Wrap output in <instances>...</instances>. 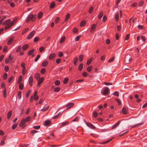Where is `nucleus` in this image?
<instances>
[{
	"instance_id": "obj_1",
	"label": "nucleus",
	"mask_w": 147,
	"mask_h": 147,
	"mask_svg": "<svg viewBox=\"0 0 147 147\" xmlns=\"http://www.w3.org/2000/svg\"><path fill=\"white\" fill-rule=\"evenodd\" d=\"M3 25H6L5 29L7 30L13 25V22H11L10 19H8L5 21L3 23Z\"/></svg>"
},
{
	"instance_id": "obj_2",
	"label": "nucleus",
	"mask_w": 147,
	"mask_h": 147,
	"mask_svg": "<svg viewBox=\"0 0 147 147\" xmlns=\"http://www.w3.org/2000/svg\"><path fill=\"white\" fill-rule=\"evenodd\" d=\"M31 119V117L30 116H28L26 119H23L21 121L20 124V126L22 128H24L25 127V124L26 122H28Z\"/></svg>"
},
{
	"instance_id": "obj_3",
	"label": "nucleus",
	"mask_w": 147,
	"mask_h": 147,
	"mask_svg": "<svg viewBox=\"0 0 147 147\" xmlns=\"http://www.w3.org/2000/svg\"><path fill=\"white\" fill-rule=\"evenodd\" d=\"M36 18V15L30 14L26 19V22H28L30 20L34 22Z\"/></svg>"
},
{
	"instance_id": "obj_4",
	"label": "nucleus",
	"mask_w": 147,
	"mask_h": 147,
	"mask_svg": "<svg viewBox=\"0 0 147 147\" xmlns=\"http://www.w3.org/2000/svg\"><path fill=\"white\" fill-rule=\"evenodd\" d=\"M35 33V31L33 30L31 32L27 37V38L29 39L31 38L34 36Z\"/></svg>"
},
{
	"instance_id": "obj_5",
	"label": "nucleus",
	"mask_w": 147,
	"mask_h": 147,
	"mask_svg": "<svg viewBox=\"0 0 147 147\" xmlns=\"http://www.w3.org/2000/svg\"><path fill=\"white\" fill-rule=\"evenodd\" d=\"M84 121L85 123L86 124V125L88 127H89L90 128L92 129H94L95 128V127L92 124H91L85 121Z\"/></svg>"
},
{
	"instance_id": "obj_6",
	"label": "nucleus",
	"mask_w": 147,
	"mask_h": 147,
	"mask_svg": "<svg viewBox=\"0 0 147 147\" xmlns=\"http://www.w3.org/2000/svg\"><path fill=\"white\" fill-rule=\"evenodd\" d=\"M105 89L104 90L103 92H101L102 94L104 95H106L109 91V89L108 87H105Z\"/></svg>"
},
{
	"instance_id": "obj_7",
	"label": "nucleus",
	"mask_w": 147,
	"mask_h": 147,
	"mask_svg": "<svg viewBox=\"0 0 147 147\" xmlns=\"http://www.w3.org/2000/svg\"><path fill=\"white\" fill-rule=\"evenodd\" d=\"M15 38L13 36L11 37L8 38V40L7 42L8 45H10L12 43Z\"/></svg>"
},
{
	"instance_id": "obj_8",
	"label": "nucleus",
	"mask_w": 147,
	"mask_h": 147,
	"mask_svg": "<svg viewBox=\"0 0 147 147\" xmlns=\"http://www.w3.org/2000/svg\"><path fill=\"white\" fill-rule=\"evenodd\" d=\"M28 82H29L30 85V86H32L33 82V78L32 76H30L29 77Z\"/></svg>"
},
{
	"instance_id": "obj_9",
	"label": "nucleus",
	"mask_w": 147,
	"mask_h": 147,
	"mask_svg": "<svg viewBox=\"0 0 147 147\" xmlns=\"http://www.w3.org/2000/svg\"><path fill=\"white\" fill-rule=\"evenodd\" d=\"M74 104L72 103H69L66 105V107H67V109H69L73 106Z\"/></svg>"
},
{
	"instance_id": "obj_10",
	"label": "nucleus",
	"mask_w": 147,
	"mask_h": 147,
	"mask_svg": "<svg viewBox=\"0 0 147 147\" xmlns=\"http://www.w3.org/2000/svg\"><path fill=\"white\" fill-rule=\"evenodd\" d=\"M43 81V78H42L38 80V82L37 86L39 87L40 84Z\"/></svg>"
},
{
	"instance_id": "obj_11",
	"label": "nucleus",
	"mask_w": 147,
	"mask_h": 147,
	"mask_svg": "<svg viewBox=\"0 0 147 147\" xmlns=\"http://www.w3.org/2000/svg\"><path fill=\"white\" fill-rule=\"evenodd\" d=\"M49 108V106H47V105H45V106L43 107V108L41 109L40 111L43 112L47 110Z\"/></svg>"
},
{
	"instance_id": "obj_12",
	"label": "nucleus",
	"mask_w": 147,
	"mask_h": 147,
	"mask_svg": "<svg viewBox=\"0 0 147 147\" xmlns=\"http://www.w3.org/2000/svg\"><path fill=\"white\" fill-rule=\"evenodd\" d=\"M56 56V55L54 53L51 54L49 56V59H52L55 57Z\"/></svg>"
},
{
	"instance_id": "obj_13",
	"label": "nucleus",
	"mask_w": 147,
	"mask_h": 147,
	"mask_svg": "<svg viewBox=\"0 0 147 147\" xmlns=\"http://www.w3.org/2000/svg\"><path fill=\"white\" fill-rule=\"evenodd\" d=\"M96 27V25L95 24H94L92 25L90 30V32H93V30L95 29Z\"/></svg>"
},
{
	"instance_id": "obj_14",
	"label": "nucleus",
	"mask_w": 147,
	"mask_h": 147,
	"mask_svg": "<svg viewBox=\"0 0 147 147\" xmlns=\"http://www.w3.org/2000/svg\"><path fill=\"white\" fill-rule=\"evenodd\" d=\"M48 63L47 61H44L42 63V65L44 67H46L48 64Z\"/></svg>"
},
{
	"instance_id": "obj_15",
	"label": "nucleus",
	"mask_w": 147,
	"mask_h": 147,
	"mask_svg": "<svg viewBox=\"0 0 147 147\" xmlns=\"http://www.w3.org/2000/svg\"><path fill=\"white\" fill-rule=\"evenodd\" d=\"M121 122L120 121H118V122L115 125H114L112 127V129H113L115 128H116V127L118 126L119 125L120 122Z\"/></svg>"
},
{
	"instance_id": "obj_16",
	"label": "nucleus",
	"mask_w": 147,
	"mask_h": 147,
	"mask_svg": "<svg viewBox=\"0 0 147 147\" xmlns=\"http://www.w3.org/2000/svg\"><path fill=\"white\" fill-rule=\"evenodd\" d=\"M50 123V121H49L47 120L44 123V125L45 126H46L48 125H49Z\"/></svg>"
},
{
	"instance_id": "obj_17",
	"label": "nucleus",
	"mask_w": 147,
	"mask_h": 147,
	"mask_svg": "<svg viewBox=\"0 0 147 147\" xmlns=\"http://www.w3.org/2000/svg\"><path fill=\"white\" fill-rule=\"evenodd\" d=\"M122 111L123 113L124 114H127V111L126 109L123 107L122 109Z\"/></svg>"
},
{
	"instance_id": "obj_18",
	"label": "nucleus",
	"mask_w": 147,
	"mask_h": 147,
	"mask_svg": "<svg viewBox=\"0 0 147 147\" xmlns=\"http://www.w3.org/2000/svg\"><path fill=\"white\" fill-rule=\"evenodd\" d=\"M28 45H25L22 47V49L24 51L25 50L28 48Z\"/></svg>"
},
{
	"instance_id": "obj_19",
	"label": "nucleus",
	"mask_w": 147,
	"mask_h": 147,
	"mask_svg": "<svg viewBox=\"0 0 147 147\" xmlns=\"http://www.w3.org/2000/svg\"><path fill=\"white\" fill-rule=\"evenodd\" d=\"M40 74L38 73L36 74H35V75L34 76L35 78V79H36V80H38V79L39 78H40Z\"/></svg>"
},
{
	"instance_id": "obj_20",
	"label": "nucleus",
	"mask_w": 147,
	"mask_h": 147,
	"mask_svg": "<svg viewBox=\"0 0 147 147\" xmlns=\"http://www.w3.org/2000/svg\"><path fill=\"white\" fill-rule=\"evenodd\" d=\"M83 67V64L82 63H80L78 66V69L79 71H81Z\"/></svg>"
},
{
	"instance_id": "obj_21",
	"label": "nucleus",
	"mask_w": 147,
	"mask_h": 147,
	"mask_svg": "<svg viewBox=\"0 0 147 147\" xmlns=\"http://www.w3.org/2000/svg\"><path fill=\"white\" fill-rule=\"evenodd\" d=\"M12 115V112L11 111H9L7 113V118L9 119L11 117Z\"/></svg>"
},
{
	"instance_id": "obj_22",
	"label": "nucleus",
	"mask_w": 147,
	"mask_h": 147,
	"mask_svg": "<svg viewBox=\"0 0 147 147\" xmlns=\"http://www.w3.org/2000/svg\"><path fill=\"white\" fill-rule=\"evenodd\" d=\"M55 6V3L53 1L51 3L50 6V8H53Z\"/></svg>"
},
{
	"instance_id": "obj_23",
	"label": "nucleus",
	"mask_w": 147,
	"mask_h": 147,
	"mask_svg": "<svg viewBox=\"0 0 147 147\" xmlns=\"http://www.w3.org/2000/svg\"><path fill=\"white\" fill-rule=\"evenodd\" d=\"M113 138H111V139H110L109 140H108L105 142H104L101 143V144H105L107 143H108V142H110L113 139Z\"/></svg>"
},
{
	"instance_id": "obj_24",
	"label": "nucleus",
	"mask_w": 147,
	"mask_h": 147,
	"mask_svg": "<svg viewBox=\"0 0 147 147\" xmlns=\"http://www.w3.org/2000/svg\"><path fill=\"white\" fill-rule=\"evenodd\" d=\"M113 138H111V139H110L109 140H108L105 142H104L101 143V144H105L107 143H108V142H110L113 139Z\"/></svg>"
},
{
	"instance_id": "obj_25",
	"label": "nucleus",
	"mask_w": 147,
	"mask_h": 147,
	"mask_svg": "<svg viewBox=\"0 0 147 147\" xmlns=\"http://www.w3.org/2000/svg\"><path fill=\"white\" fill-rule=\"evenodd\" d=\"M68 123V122L67 121H66L65 122H63L62 123L60 127H61L64 126V125H65L66 124H67Z\"/></svg>"
},
{
	"instance_id": "obj_26",
	"label": "nucleus",
	"mask_w": 147,
	"mask_h": 147,
	"mask_svg": "<svg viewBox=\"0 0 147 147\" xmlns=\"http://www.w3.org/2000/svg\"><path fill=\"white\" fill-rule=\"evenodd\" d=\"M86 23V22L84 20L82 21L81 22L80 25L81 26H83L85 25Z\"/></svg>"
},
{
	"instance_id": "obj_27",
	"label": "nucleus",
	"mask_w": 147,
	"mask_h": 147,
	"mask_svg": "<svg viewBox=\"0 0 147 147\" xmlns=\"http://www.w3.org/2000/svg\"><path fill=\"white\" fill-rule=\"evenodd\" d=\"M92 58L90 59H89L87 61V64L88 65H89L92 62Z\"/></svg>"
},
{
	"instance_id": "obj_28",
	"label": "nucleus",
	"mask_w": 147,
	"mask_h": 147,
	"mask_svg": "<svg viewBox=\"0 0 147 147\" xmlns=\"http://www.w3.org/2000/svg\"><path fill=\"white\" fill-rule=\"evenodd\" d=\"M78 58L77 57H76L74 58V64L75 65H76V63L78 61Z\"/></svg>"
},
{
	"instance_id": "obj_29",
	"label": "nucleus",
	"mask_w": 147,
	"mask_h": 147,
	"mask_svg": "<svg viewBox=\"0 0 147 147\" xmlns=\"http://www.w3.org/2000/svg\"><path fill=\"white\" fill-rule=\"evenodd\" d=\"M103 16V12L101 11L98 15V18L99 19H100Z\"/></svg>"
},
{
	"instance_id": "obj_30",
	"label": "nucleus",
	"mask_w": 147,
	"mask_h": 147,
	"mask_svg": "<svg viewBox=\"0 0 147 147\" xmlns=\"http://www.w3.org/2000/svg\"><path fill=\"white\" fill-rule=\"evenodd\" d=\"M42 12H40L38 15V17L39 19H40L42 17Z\"/></svg>"
},
{
	"instance_id": "obj_31",
	"label": "nucleus",
	"mask_w": 147,
	"mask_h": 147,
	"mask_svg": "<svg viewBox=\"0 0 147 147\" xmlns=\"http://www.w3.org/2000/svg\"><path fill=\"white\" fill-rule=\"evenodd\" d=\"M92 115L93 117L95 118L96 117L98 116L97 113L95 111L93 112L92 113Z\"/></svg>"
},
{
	"instance_id": "obj_32",
	"label": "nucleus",
	"mask_w": 147,
	"mask_h": 147,
	"mask_svg": "<svg viewBox=\"0 0 147 147\" xmlns=\"http://www.w3.org/2000/svg\"><path fill=\"white\" fill-rule=\"evenodd\" d=\"M69 17H70V15L68 13L67 14V15L66 16V17H65V21L66 22L67 21V20L69 18Z\"/></svg>"
},
{
	"instance_id": "obj_33",
	"label": "nucleus",
	"mask_w": 147,
	"mask_h": 147,
	"mask_svg": "<svg viewBox=\"0 0 147 147\" xmlns=\"http://www.w3.org/2000/svg\"><path fill=\"white\" fill-rule=\"evenodd\" d=\"M115 19L117 21H118L119 20V14L118 13L115 14Z\"/></svg>"
},
{
	"instance_id": "obj_34",
	"label": "nucleus",
	"mask_w": 147,
	"mask_h": 147,
	"mask_svg": "<svg viewBox=\"0 0 147 147\" xmlns=\"http://www.w3.org/2000/svg\"><path fill=\"white\" fill-rule=\"evenodd\" d=\"M92 69V67L91 66H89L88 67L87 70L88 71L90 72Z\"/></svg>"
},
{
	"instance_id": "obj_35",
	"label": "nucleus",
	"mask_w": 147,
	"mask_h": 147,
	"mask_svg": "<svg viewBox=\"0 0 147 147\" xmlns=\"http://www.w3.org/2000/svg\"><path fill=\"white\" fill-rule=\"evenodd\" d=\"M19 88L21 90L23 89V84H22V83L19 84Z\"/></svg>"
},
{
	"instance_id": "obj_36",
	"label": "nucleus",
	"mask_w": 147,
	"mask_h": 147,
	"mask_svg": "<svg viewBox=\"0 0 147 147\" xmlns=\"http://www.w3.org/2000/svg\"><path fill=\"white\" fill-rule=\"evenodd\" d=\"M83 56L82 55H80L79 57V61L81 62L83 60Z\"/></svg>"
},
{
	"instance_id": "obj_37",
	"label": "nucleus",
	"mask_w": 147,
	"mask_h": 147,
	"mask_svg": "<svg viewBox=\"0 0 147 147\" xmlns=\"http://www.w3.org/2000/svg\"><path fill=\"white\" fill-rule=\"evenodd\" d=\"M3 96L5 97L6 96V89L5 88L3 92Z\"/></svg>"
},
{
	"instance_id": "obj_38",
	"label": "nucleus",
	"mask_w": 147,
	"mask_h": 147,
	"mask_svg": "<svg viewBox=\"0 0 147 147\" xmlns=\"http://www.w3.org/2000/svg\"><path fill=\"white\" fill-rule=\"evenodd\" d=\"M68 80H69V79L68 78H65L64 79V80L63 81V82L64 84H66L67 83Z\"/></svg>"
},
{
	"instance_id": "obj_39",
	"label": "nucleus",
	"mask_w": 147,
	"mask_h": 147,
	"mask_svg": "<svg viewBox=\"0 0 147 147\" xmlns=\"http://www.w3.org/2000/svg\"><path fill=\"white\" fill-rule=\"evenodd\" d=\"M22 81V76H20L19 77L18 79V83L19 84L21 83L20 82Z\"/></svg>"
},
{
	"instance_id": "obj_40",
	"label": "nucleus",
	"mask_w": 147,
	"mask_h": 147,
	"mask_svg": "<svg viewBox=\"0 0 147 147\" xmlns=\"http://www.w3.org/2000/svg\"><path fill=\"white\" fill-rule=\"evenodd\" d=\"M34 52V50L33 49H32L31 50H30L29 51L28 53V55H31Z\"/></svg>"
},
{
	"instance_id": "obj_41",
	"label": "nucleus",
	"mask_w": 147,
	"mask_h": 147,
	"mask_svg": "<svg viewBox=\"0 0 147 147\" xmlns=\"http://www.w3.org/2000/svg\"><path fill=\"white\" fill-rule=\"evenodd\" d=\"M65 36L62 37L60 41V43H62L65 40Z\"/></svg>"
},
{
	"instance_id": "obj_42",
	"label": "nucleus",
	"mask_w": 147,
	"mask_h": 147,
	"mask_svg": "<svg viewBox=\"0 0 147 147\" xmlns=\"http://www.w3.org/2000/svg\"><path fill=\"white\" fill-rule=\"evenodd\" d=\"M18 98L19 99H20L21 97V92H19L18 94Z\"/></svg>"
},
{
	"instance_id": "obj_43",
	"label": "nucleus",
	"mask_w": 147,
	"mask_h": 147,
	"mask_svg": "<svg viewBox=\"0 0 147 147\" xmlns=\"http://www.w3.org/2000/svg\"><path fill=\"white\" fill-rule=\"evenodd\" d=\"M7 74L6 73H4L3 76V78L4 79V80L6 79L7 78Z\"/></svg>"
},
{
	"instance_id": "obj_44",
	"label": "nucleus",
	"mask_w": 147,
	"mask_h": 147,
	"mask_svg": "<svg viewBox=\"0 0 147 147\" xmlns=\"http://www.w3.org/2000/svg\"><path fill=\"white\" fill-rule=\"evenodd\" d=\"M93 7H91L89 9V13H91L93 11Z\"/></svg>"
},
{
	"instance_id": "obj_45",
	"label": "nucleus",
	"mask_w": 147,
	"mask_h": 147,
	"mask_svg": "<svg viewBox=\"0 0 147 147\" xmlns=\"http://www.w3.org/2000/svg\"><path fill=\"white\" fill-rule=\"evenodd\" d=\"M39 39V38L38 37H35L34 39V41L35 42H36Z\"/></svg>"
},
{
	"instance_id": "obj_46",
	"label": "nucleus",
	"mask_w": 147,
	"mask_h": 147,
	"mask_svg": "<svg viewBox=\"0 0 147 147\" xmlns=\"http://www.w3.org/2000/svg\"><path fill=\"white\" fill-rule=\"evenodd\" d=\"M60 90V88L58 87V88H55L54 89V92H58Z\"/></svg>"
},
{
	"instance_id": "obj_47",
	"label": "nucleus",
	"mask_w": 147,
	"mask_h": 147,
	"mask_svg": "<svg viewBox=\"0 0 147 147\" xmlns=\"http://www.w3.org/2000/svg\"><path fill=\"white\" fill-rule=\"evenodd\" d=\"M26 71V68H24V69H23L22 70V73L23 75H24Z\"/></svg>"
},
{
	"instance_id": "obj_48",
	"label": "nucleus",
	"mask_w": 147,
	"mask_h": 147,
	"mask_svg": "<svg viewBox=\"0 0 147 147\" xmlns=\"http://www.w3.org/2000/svg\"><path fill=\"white\" fill-rule=\"evenodd\" d=\"M46 71V69L45 68H42L41 70V73L42 74H44Z\"/></svg>"
},
{
	"instance_id": "obj_49",
	"label": "nucleus",
	"mask_w": 147,
	"mask_h": 147,
	"mask_svg": "<svg viewBox=\"0 0 147 147\" xmlns=\"http://www.w3.org/2000/svg\"><path fill=\"white\" fill-rule=\"evenodd\" d=\"M114 57H113L111 58H110L108 60V62L109 63H111L112 62V61H113L114 59Z\"/></svg>"
},
{
	"instance_id": "obj_50",
	"label": "nucleus",
	"mask_w": 147,
	"mask_h": 147,
	"mask_svg": "<svg viewBox=\"0 0 147 147\" xmlns=\"http://www.w3.org/2000/svg\"><path fill=\"white\" fill-rule=\"evenodd\" d=\"M60 84V82L59 80H57L55 82V84L56 85H58Z\"/></svg>"
},
{
	"instance_id": "obj_51",
	"label": "nucleus",
	"mask_w": 147,
	"mask_h": 147,
	"mask_svg": "<svg viewBox=\"0 0 147 147\" xmlns=\"http://www.w3.org/2000/svg\"><path fill=\"white\" fill-rule=\"evenodd\" d=\"M80 37L81 36L80 35H79L76 36V38H75V41H78L79 40Z\"/></svg>"
},
{
	"instance_id": "obj_52",
	"label": "nucleus",
	"mask_w": 147,
	"mask_h": 147,
	"mask_svg": "<svg viewBox=\"0 0 147 147\" xmlns=\"http://www.w3.org/2000/svg\"><path fill=\"white\" fill-rule=\"evenodd\" d=\"M18 124H15L13 125L12 126V129H15L17 126Z\"/></svg>"
},
{
	"instance_id": "obj_53",
	"label": "nucleus",
	"mask_w": 147,
	"mask_h": 147,
	"mask_svg": "<svg viewBox=\"0 0 147 147\" xmlns=\"http://www.w3.org/2000/svg\"><path fill=\"white\" fill-rule=\"evenodd\" d=\"M44 50V48L43 47H41L39 49L40 52H41Z\"/></svg>"
},
{
	"instance_id": "obj_54",
	"label": "nucleus",
	"mask_w": 147,
	"mask_h": 147,
	"mask_svg": "<svg viewBox=\"0 0 147 147\" xmlns=\"http://www.w3.org/2000/svg\"><path fill=\"white\" fill-rule=\"evenodd\" d=\"M140 38H141L142 40L144 42H145V41L146 39V38H145V37L144 36H142L140 37Z\"/></svg>"
},
{
	"instance_id": "obj_55",
	"label": "nucleus",
	"mask_w": 147,
	"mask_h": 147,
	"mask_svg": "<svg viewBox=\"0 0 147 147\" xmlns=\"http://www.w3.org/2000/svg\"><path fill=\"white\" fill-rule=\"evenodd\" d=\"M40 55H38L36 57V58H35V62H36L37 61V60H38V59L40 57Z\"/></svg>"
},
{
	"instance_id": "obj_56",
	"label": "nucleus",
	"mask_w": 147,
	"mask_h": 147,
	"mask_svg": "<svg viewBox=\"0 0 147 147\" xmlns=\"http://www.w3.org/2000/svg\"><path fill=\"white\" fill-rule=\"evenodd\" d=\"M59 17H57L55 19V22L56 23H58L59 21Z\"/></svg>"
},
{
	"instance_id": "obj_57",
	"label": "nucleus",
	"mask_w": 147,
	"mask_h": 147,
	"mask_svg": "<svg viewBox=\"0 0 147 147\" xmlns=\"http://www.w3.org/2000/svg\"><path fill=\"white\" fill-rule=\"evenodd\" d=\"M129 34H127L125 37V40H128L129 38Z\"/></svg>"
},
{
	"instance_id": "obj_58",
	"label": "nucleus",
	"mask_w": 147,
	"mask_h": 147,
	"mask_svg": "<svg viewBox=\"0 0 147 147\" xmlns=\"http://www.w3.org/2000/svg\"><path fill=\"white\" fill-rule=\"evenodd\" d=\"M116 100L117 102L118 105H121L120 100L118 98H116Z\"/></svg>"
},
{
	"instance_id": "obj_59",
	"label": "nucleus",
	"mask_w": 147,
	"mask_h": 147,
	"mask_svg": "<svg viewBox=\"0 0 147 147\" xmlns=\"http://www.w3.org/2000/svg\"><path fill=\"white\" fill-rule=\"evenodd\" d=\"M58 55L60 57H62L63 56V53L61 52H59L58 53Z\"/></svg>"
},
{
	"instance_id": "obj_60",
	"label": "nucleus",
	"mask_w": 147,
	"mask_h": 147,
	"mask_svg": "<svg viewBox=\"0 0 147 147\" xmlns=\"http://www.w3.org/2000/svg\"><path fill=\"white\" fill-rule=\"evenodd\" d=\"M30 93V91H28L27 92L26 94V97L28 98L29 96Z\"/></svg>"
},
{
	"instance_id": "obj_61",
	"label": "nucleus",
	"mask_w": 147,
	"mask_h": 147,
	"mask_svg": "<svg viewBox=\"0 0 147 147\" xmlns=\"http://www.w3.org/2000/svg\"><path fill=\"white\" fill-rule=\"evenodd\" d=\"M21 49V47L20 46L18 47V48L16 50V51L17 52H19L20 51Z\"/></svg>"
},
{
	"instance_id": "obj_62",
	"label": "nucleus",
	"mask_w": 147,
	"mask_h": 147,
	"mask_svg": "<svg viewBox=\"0 0 147 147\" xmlns=\"http://www.w3.org/2000/svg\"><path fill=\"white\" fill-rule=\"evenodd\" d=\"M9 68L8 66H5L4 67V69L6 71H7L9 70Z\"/></svg>"
},
{
	"instance_id": "obj_63",
	"label": "nucleus",
	"mask_w": 147,
	"mask_h": 147,
	"mask_svg": "<svg viewBox=\"0 0 147 147\" xmlns=\"http://www.w3.org/2000/svg\"><path fill=\"white\" fill-rule=\"evenodd\" d=\"M114 95L117 96H119V93L117 91L115 92L114 93Z\"/></svg>"
},
{
	"instance_id": "obj_64",
	"label": "nucleus",
	"mask_w": 147,
	"mask_h": 147,
	"mask_svg": "<svg viewBox=\"0 0 147 147\" xmlns=\"http://www.w3.org/2000/svg\"><path fill=\"white\" fill-rule=\"evenodd\" d=\"M73 31L74 33H76L78 32V30L77 28H74L73 30Z\"/></svg>"
}]
</instances>
